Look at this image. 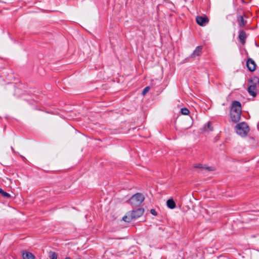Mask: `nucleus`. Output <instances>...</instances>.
Returning <instances> with one entry per match:
<instances>
[{"mask_svg": "<svg viewBox=\"0 0 259 259\" xmlns=\"http://www.w3.org/2000/svg\"><path fill=\"white\" fill-rule=\"evenodd\" d=\"M181 112L183 115H188L189 113V110L186 108H183L181 109Z\"/></svg>", "mask_w": 259, "mask_h": 259, "instance_id": "14", "label": "nucleus"}, {"mask_svg": "<svg viewBox=\"0 0 259 259\" xmlns=\"http://www.w3.org/2000/svg\"><path fill=\"white\" fill-rule=\"evenodd\" d=\"M11 149L15 152V151H14V149H13V148L12 147H11Z\"/></svg>", "mask_w": 259, "mask_h": 259, "instance_id": "21", "label": "nucleus"}, {"mask_svg": "<svg viewBox=\"0 0 259 259\" xmlns=\"http://www.w3.org/2000/svg\"><path fill=\"white\" fill-rule=\"evenodd\" d=\"M235 128L237 134L242 137L246 136L249 131L248 125L244 122L237 124Z\"/></svg>", "mask_w": 259, "mask_h": 259, "instance_id": "2", "label": "nucleus"}, {"mask_svg": "<svg viewBox=\"0 0 259 259\" xmlns=\"http://www.w3.org/2000/svg\"><path fill=\"white\" fill-rule=\"evenodd\" d=\"M0 194L5 198H10L11 195L7 192H5L2 189L0 188Z\"/></svg>", "mask_w": 259, "mask_h": 259, "instance_id": "13", "label": "nucleus"}, {"mask_svg": "<svg viewBox=\"0 0 259 259\" xmlns=\"http://www.w3.org/2000/svg\"><path fill=\"white\" fill-rule=\"evenodd\" d=\"M144 197L141 193H137L134 195L130 199V202L133 206L140 205L144 200Z\"/></svg>", "mask_w": 259, "mask_h": 259, "instance_id": "3", "label": "nucleus"}, {"mask_svg": "<svg viewBox=\"0 0 259 259\" xmlns=\"http://www.w3.org/2000/svg\"><path fill=\"white\" fill-rule=\"evenodd\" d=\"M132 219H132V218L128 217L127 216H124L122 218V220L126 222H130L132 221Z\"/></svg>", "mask_w": 259, "mask_h": 259, "instance_id": "16", "label": "nucleus"}, {"mask_svg": "<svg viewBox=\"0 0 259 259\" xmlns=\"http://www.w3.org/2000/svg\"><path fill=\"white\" fill-rule=\"evenodd\" d=\"M65 259H71L69 257H66Z\"/></svg>", "mask_w": 259, "mask_h": 259, "instance_id": "20", "label": "nucleus"}, {"mask_svg": "<svg viewBox=\"0 0 259 259\" xmlns=\"http://www.w3.org/2000/svg\"><path fill=\"white\" fill-rule=\"evenodd\" d=\"M196 21L199 25L204 26L208 23L209 19L207 17L197 16L196 18Z\"/></svg>", "mask_w": 259, "mask_h": 259, "instance_id": "5", "label": "nucleus"}, {"mask_svg": "<svg viewBox=\"0 0 259 259\" xmlns=\"http://www.w3.org/2000/svg\"><path fill=\"white\" fill-rule=\"evenodd\" d=\"M256 85L253 83L249 86L248 88V92L249 94L252 97H255L256 94Z\"/></svg>", "mask_w": 259, "mask_h": 259, "instance_id": "7", "label": "nucleus"}, {"mask_svg": "<svg viewBox=\"0 0 259 259\" xmlns=\"http://www.w3.org/2000/svg\"><path fill=\"white\" fill-rule=\"evenodd\" d=\"M207 126H208V127L210 129V130H212L211 128L210 127V123H207Z\"/></svg>", "mask_w": 259, "mask_h": 259, "instance_id": "19", "label": "nucleus"}, {"mask_svg": "<svg viewBox=\"0 0 259 259\" xmlns=\"http://www.w3.org/2000/svg\"><path fill=\"white\" fill-rule=\"evenodd\" d=\"M166 204L168 208L174 209L176 207V203L172 199H169L166 201Z\"/></svg>", "mask_w": 259, "mask_h": 259, "instance_id": "11", "label": "nucleus"}, {"mask_svg": "<svg viewBox=\"0 0 259 259\" xmlns=\"http://www.w3.org/2000/svg\"><path fill=\"white\" fill-rule=\"evenodd\" d=\"M239 38L242 44L243 45L245 44V39L246 38V34L243 30H241L239 31Z\"/></svg>", "mask_w": 259, "mask_h": 259, "instance_id": "9", "label": "nucleus"}, {"mask_svg": "<svg viewBox=\"0 0 259 259\" xmlns=\"http://www.w3.org/2000/svg\"><path fill=\"white\" fill-rule=\"evenodd\" d=\"M144 212V209L143 208H139L136 210H133L131 214L132 219H136L143 215Z\"/></svg>", "mask_w": 259, "mask_h": 259, "instance_id": "4", "label": "nucleus"}, {"mask_svg": "<svg viewBox=\"0 0 259 259\" xmlns=\"http://www.w3.org/2000/svg\"><path fill=\"white\" fill-rule=\"evenodd\" d=\"M150 212L151 214H152L154 215H157V212H156V210L154 209H151L150 210Z\"/></svg>", "mask_w": 259, "mask_h": 259, "instance_id": "18", "label": "nucleus"}, {"mask_svg": "<svg viewBox=\"0 0 259 259\" xmlns=\"http://www.w3.org/2000/svg\"><path fill=\"white\" fill-rule=\"evenodd\" d=\"M241 114V103L235 101L232 103V106L230 111V116L232 121L234 122H237L240 119Z\"/></svg>", "mask_w": 259, "mask_h": 259, "instance_id": "1", "label": "nucleus"}, {"mask_svg": "<svg viewBox=\"0 0 259 259\" xmlns=\"http://www.w3.org/2000/svg\"><path fill=\"white\" fill-rule=\"evenodd\" d=\"M50 257L51 259H57V254L55 252H51Z\"/></svg>", "mask_w": 259, "mask_h": 259, "instance_id": "15", "label": "nucleus"}, {"mask_svg": "<svg viewBox=\"0 0 259 259\" xmlns=\"http://www.w3.org/2000/svg\"><path fill=\"white\" fill-rule=\"evenodd\" d=\"M150 90V88L149 87H146L142 92V95L144 96Z\"/></svg>", "mask_w": 259, "mask_h": 259, "instance_id": "17", "label": "nucleus"}, {"mask_svg": "<svg viewBox=\"0 0 259 259\" xmlns=\"http://www.w3.org/2000/svg\"><path fill=\"white\" fill-rule=\"evenodd\" d=\"M246 66L250 71H253L256 69V64L255 62L251 58L247 60L246 62Z\"/></svg>", "mask_w": 259, "mask_h": 259, "instance_id": "6", "label": "nucleus"}, {"mask_svg": "<svg viewBox=\"0 0 259 259\" xmlns=\"http://www.w3.org/2000/svg\"><path fill=\"white\" fill-rule=\"evenodd\" d=\"M22 256L23 259H34V255L29 252H23Z\"/></svg>", "mask_w": 259, "mask_h": 259, "instance_id": "12", "label": "nucleus"}, {"mask_svg": "<svg viewBox=\"0 0 259 259\" xmlns=\"http://www.w3.org/2000/svg\"><path fill=\"white\" fill-rule=\"evenodd\" d=\"M202 46H198L196 48L195 50L193 51V53L191 55V57L195 58L197 56L200 55L202 52Z\"/></svg>", "mask_w": 259, "mask_h": 259, "instance_id": "8", "label": "nucleus"}, {"mask_svg": "<svg viewBox=\"0 0 259 259\" xmlns=\"http://www.w3.org/2000/svg\"><path fill=\"white\" fill-rule=\"evenodd\" d=\"M239 25L240 27L244 26L246 23V21L245 20L242 16H239L237 18Z\"/></svg>", "mask_w": 259, "mask_h": 259, "instance_id": "10", "label": "nucleus"}]
</instances>
